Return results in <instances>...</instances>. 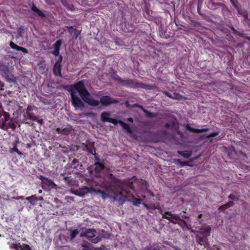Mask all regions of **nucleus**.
I'll use <instances>...</instances> for the list:
<instances>
[{"label":"nucleus","mask_w":250,"mask_h":250,"mask_svg":"<svg viewBox=\"0 0 250 250\" xmlns=\"http://www.w3.org/2000/svg\"><path fill=\"white\" fill-rule=\"evenodd\" d=\"M108 178L110 182H106L104 185L107 186L110 196L115 200L121 201L124 198H132L134 205H138L141 203V196L138 195L135 186L133 185L132 180H125L124 181L114 178L112 175H108Z\"/></svg>","instance_id":"1"},{"label":"nucleus","mask_w":250,"mask_h":250,"mask_svg":"<svg viewBox=\"0 0 250 250\" xmlns=\"http://www.w3.org/2000/svg\"><path fill=\"white\" fill-rule=\"evenodd\" d=\"M110 169L106 167L102 163L100 162L96 161L94 163V172L95 176L100 178L99 181L100 186L104 188L105 190H102L100 189H97L93 187H88L84 186L81 191H75L74 193L80 196H83L86 193H96L100 195L103 199H105L110 196L109 192L108 191L107 186L104 185L106 182H110L109 180L108 175H112L114 178H116L110 172Z\"/></svg>","instance_id":"2"},{"label":"nucleus","mask_w":250,"mask_h":250,"mask_svg":"<svg viewBox=\"0 0 250 250\" xmlns=\"http://www.w3.org/2000/svg\"><path fill=\"white\" fill-rule=\"evenodd\" d=\"M62 88L70 93L72 104L75 108H83L84 104L80 98L76 95L78 91L82 99L88 105L93 106H98L100 102L91 97L86 89L83 81L81 80L70 85H62Z\"/></svg>","instance_id":"3"},{"label":"nucleus","mask_w":250,"mask_h":250,"mask_svg":"<svg viewBox=\"0 0 250 250\" xmlns=\"http://www.w3.org/2000/svg\"><path fill=\"white\" fill-rule=\"evenodd\" d=\"M118 84L127 87L131 88H142L146 90L152 89V86L150 85L146 84L142 82H140L135 79H126L123 80L119 76L116 75L113 77Z\"/></svg>","instance_id":"4"},{"label":"nucleus","mask_w":250,"mask_h":250,"mask_svg":"<svg viewBox=\"0 0 250 250\" xmlns=\"http://www.w3.org/2000/svg\"><path fill=\"white\" fill-rule=\"evenodd\" d=\"M80 237H86L88 241L93 243L99 242L103 237L94 229H86L84 232L81 233Z\"/></svg>","instance_id":"5"},{"label":"nucleus","mask_w":250,"mask_h":250,"mask_svg":"<svg viewBox=\"0 0 250 250\" xmlns=\"http://www.w3.org/2000/svg\"><path fill=\"white\" fill-rule=\"evenodd\" d=\"M133 182V185L134 186V184L137 185V189L139 191L137 192L141 193L145 189L147 188V182L146 180L142 179H137L135 176L132 177L128 180H132Z\"/></svg>","instance_id":"6"},{"label":"nucleus","mask_w":250,"mask_h":250,"mask_svg":"<svg viewBox=\"0 0 250 250\" xmlns=\"http://www.w3.org/2000/svg\"><path fill=\"white\" fill-rule=\"evenodd\" d=\"M99 101L104 106H107L110 104H117L119 102L118 100L112 98L111 97L107 95L102 96Z\"/></svg>","instance_id":"7"},{"label":"nucleus","mask_w":250,"mask_h":250,"mask_svg":"<svg viewBox=\"0 0 250 250\" xmlns=\"http://www.w3.org/2000/svg\"><path fill=\"white\" fill-rule=\"evenodd\" d=\"M162 218L168 220L170 222L173 224H176V222L173 220H172V219L176 221L181 220L180 217L178 214H172L170 211L165 212L164 214L162 216Z\"/></svg>","instance_id":"8"},{"label":"nucleus","mask_w":250,"mask_h":250,"mask_svg":"<svg viewBox=\"0 0 250 250\" xmlns=\"http://www.w3.org/2000/svg\"><path fill=\"white\" fill-rule=\"evenodd\" d=\"M196 241L197 243L202 245L206 248H209V243L208 242V238L201 235V234L198 233L195 236Z\"/></svg>","instance_id":"9"},{"label":"nucleus","mask_w":250,"mask_h":250,"mask_svg":"<svg viewBox=\"0 0 250 250\" xmlns=\"http://www.w3.org/2000/svg\"><path fill=\"white\" fill-rule=\"evenodd\" d=\"M67 166L72 169V171L75 174L78 173L80 171V170H79V168L82 167V166L80 164L78 160L76 159H74L72 163L67 165Z\"/></svg>","instance_id":"10"},{"label":"nucleus","mask_w":250,"mask_h":250,"mask_svg":"<svg viewBox=\"0 0 250 250\" xmlns=\"http://www.w3.org/2000/svg\"><path fill=\"white\" fill-rule=\"evenodd\" d=\"M186 128L189 131L196 133H201L202 132H206L208 131L209 129L208 127H204L202 129H198L192 127H190L189 125H187L186 126Z\"/></svg>","instance_id":"11"},{"label":"nucleus","mask_w":250,"mask_h":250,"mask_svg":"<svg viewBox=\"0 0 250 250\" xmlns=\"http://www.w3.org/2000/svg\"><path fill=\"white\" fill-rule=\"evenodd\" d=\"M139 194L141 195V197H142L143 200H145L146 201L147 199H149L151 197H154V194L152 192L148 190L147 188L146 189H145L141 193H139Z\"/></svg>","instance_id":"12"},{"label":"nucleus","mask_w":250,"mask_h":250,"mask_svg":"<svg viewBox=\"0 0 250 250\" xmlns=\"http://www.w3.org/2000/svg\"><path fill=\"white\" fill-rule=\"evenodd\" d=\"M211 227L210 226H208L205 227H203L201 229V231L198 232L199 234H201V235L207 238L210 235V231Z\"/></svg>","instance_id":"13"},{"label":"nucleus","mask_w":250,"mask_h":250,"mask_svg":"<svg viewBox=\"0 0 250 250\" xmlns=\"http://www.w3.org/2000/svg\"><path fill=\"white\" fill-rule=\"evenodd\" d=\"M62 65L55 63L53 68V73L56 76L62 77L61 73Z\"/></svg>","instance_id":"14"},{"label":"nucleus","mask_w":250,"mask_h":250,"mask_svg":"<svg viewBox=\"0 0 250 250\" xmlns=\"http://www.w3.org/2000/svg\"><path fill=\"white\" fill-rule=\"evenodd\" d=\"M0 71L2 75L4 77H7L9 74V70L8 66L4 63H0Z\"/></svg>","instance_id":"15"},{"label":"nucleus","mask_w":250,"mask_h":250,"mask_svg":"<svg viewBox=\"0 0 250 250\" xmlns=\"http://www.w3.org/2000/svg\"><path fill=\"white\" fill-rule=\"evenodd\" d=\"M9 45L12 49H15L17 51H22L23 53L25 54H27L28 53V51L26 48L21 46H19L15 43H14L13 42H10Z\"/></svg>","instance_id":"16"},{"label":"nucleus","mask_w":250,"mask_h":250,"mask_svg":"<svg viewBox=\"0 0 250 250\" xmlns=\"http://www.w3.org/2000/svg\"><path fill=\"white\" fill-rule=\"evenodd\" d=\"M64 180L65 182L70 186L74 187L78 185V182L71 176H64Z\"/></svg>","instance_id":"17"},{"label":"nucleus","mask_w":250,"mask_h":250,"mask_svg":"<svg viewBox=\"0 0 250 250\" xmlns=\"http://www.w3.org/2000/svg\"><path fill=\"white\" fill-rule=\"evenodd\" d=\"M237 10L238 14L244 18V22L247 24L249 21H250V19L248 17V11L246 10L242 9L241 7H240L238 10Z\"/></svg>","instance_id":"18"},{"label":"nucleus","mask_w":250,"mask_h":250,"mask_svg":"<svg viewBox=\"0 0 250 250\" xmlns=\"http://www.w3.org/2000/svg\"><path fill=\"white\" fill-rule=\"evenodd\" d=\"M143 205L145 207H146L147 209H157L160 211V213L161 214L163 215L165 212H164L163 210L161 209L159 205L155 206L154 204H151L150 205H147L146 204L143 203Z\"/></svg>","instance_id":"19"},{"label":"nucleus","mask_w":250,"mask_h":250,"mask_svg":"<svg viewBox=\"0 0 250 250\" xmlns=\"http://www.w3.org/2000/svg\"><path fill=\"white\" fill-rule=\"evenodd\" d=\"M31 9L33 12L36 13L39 17L41 18L46 17V15L42 11L40 10L34 3L32 4Z\"/></svg>","instance_id":"20"},{"label":"nucleus","mask_w":250,"mask_h":250,"mask_svg":"<svg viewBox=\"0 0 250 250\" xmlns=\"http://www.w3.org/2000/svg\"><path fill=\"white\" fill-rule=\"evenodd\" d=\"M210 8L211 9H214L216 6H221L223 7V10H228L227 7L223 3L221 2H215L213 1V0H210Z\"/></svg>","instance_id":"21"},{"label":"nucleus","mask_w":250,"mask_h":250,"mask_svg":"<svg viewBox=\"0 0 250 250\" xmlns=\"http://www.w3.org/2000/svg\"><path fill=\"white\" fill-rule=\"evenodd\" d=\"M56 131L59 134H62L63 135H68L70 133L71 129L67 127H57L56 129Z\"/></svg>","instance_id":"22"},{"label":"nucleus","mask_w":250,"mask_h":250,"mask_svg":"<svg viewBox=\"0 0 250 250\" xmlns=\"http://www.w3.org/2000/svg\"><path fill=\"white\" fill-rule=\"evenodd\" d=\"M88 152L92 155L95 154L96 149L94 147V143H89L85 146Z\"/></svg>","instance_id":"23"},{"label":"nucleus","mask_w":250,"mask_h":250,"mask_svg":"<svg viewBox=\"0 0 250 250\" xmlns=\"http://www.w3.org/2000/svg\"><path fill=\"white\" fill-rule=\"evenodd\" d=\"M67 27L68 28V32L70 34L74 33L75 38L76 39H77L81 34V31L77 30L76 28H74L72 26H67Z\"/></svg>","instance_id":"24"},{"label":"nucleus","mask_w":250,"mask_h":250,"mask_svg":"<svg viewBox=\"0 0 250 250\" xmlns=\"http://www.w3.org/2000/svg\"><path fill=\"white\" fill-rule=\"evenodd\" d=\"M111 114L109 112L104 111L102 113L101 115V120L102 122L105 123V122H108V121H105V120H108L109 117L110 116Z\"/></svg>","instance_id":"25"},{"label":"nucleus","mask_w":250,"mask_h":250,"mask_svg":"<svg viewBox=\"0 0 250 250\" xmlns=\"http://www.w3.org/2000/svg\"><path fill=\"white\" fill-rule=\"evenodd\" d=\"M119 124L123 127V129L125 130L128 133L131 134L132 133V130L128 124L125 123L121 120H120Z\"/></svg>","instance_id":"26"},{"label":"nucleus","mask_w":250,"mask_h":250,"mask_svg":"<svg viewBox=\"0 0 250 250\" xmlns=\"http://www.w3.org/2000/svg\"><path fill=\"white\" fill-rule=\"evenodd\" d=\"M178 123L176 118H174V120L171 122V123H166L164 125V127L167 128H174L176 126L178 127Z\"/></svg>","instance_id":"27"},{"label":"nucleus","mask_w":250,"mask_h":250,"mask_svg":"<svg viewBox=\"0 0 250 250\" xmlns=\"http://www.w3.org/2000/svg\"><path fill=\"white\" fill-rule=\"evenodd\" d=\"M68 231L70 232V240L72 241L74 239V238L76 237V236L79 234V230L78 229H68Z\"/></svg>","instance_id":"28"},{"label":"nucleus","mask_w":250,"mask_h":250,"mask_svg":"<svg viewBox=\"0 0 250 250\" xmlns=\"http://www.w3.org/2000/svg\"><path fill=\"white\" fill-rule=\"evenodd\" d=\"M174 162L181 167H183L185 166L192 167V165L189 164L188 162L187 161H181L180 159H175Z\"/></svg>","instance_id":"29"},{"label":"nucleus","mask_w":250,"mask_h":250,"mask_svg":"<svg viewBox=\"0 0 250 250\" xmlns=\"http://www.w3.org/2000/svg\"><path fill=\"white\" fill-rule=\"evenodd\" d=\"M177 153L185 158H188L191 156V152L189 151H178Z\"/></svg>","instance_id":"30"},{"label":"nucleus","mask_w":250,"mask_h":250,"mask_svg":"<svg viewBox=\"0 0 250 250\" xmlns=\"http://www.w3.org/2000/svg\"><path fill=\"white\" fill-rule=\"evenodd\" d=\"M18 143V141H15L13 143V147L12 149H10V152L12 153L13 151H15L17 153H18L19 155H22V152L21 151H19L17 147Z\"/></svg>","instance_id":"31"},{"label":"nucleus","mask_w":250,"mask_h":250,"mask_svg":"<svg viewBox=\"0 0 250 250\" xmlns=\"http://www.w3.org/2000/svg\"><path fill=\"white\" fill-rule=\"evenodd\" d=\"M142 250H162V249L158 245L155 246V245H153L146 247Z\"/></svg>","instance_id":"32"},{"label":"nucleus","mask_w":250,"mask_h":250,"mask_svg":"<svg viewBox=\"0 0 250 250\" xmlns=\"http://www.w3.org/2000/svg\"><path fill=\"white\" fill-rule=\"evenodd\" d=\"M165 93L166 95L172 99L180 100L181 97V96L180 95L176 93H173V95H175V97H173L172 94H170L168 92H165Z\"/></svg>","instance_id":"33"},{"label":"nucleus","mask_w":250,"mask_h":250,"mask_svg":"<svg viewBox=\"0 0 250 250\" xmlns=\"http://www.w3.org/2000/svg\"><path fill=\"white\" fill-rule=\"evenodd\" d=\"M26 115L27 118L29 120L31 121H36V118L30 113V109L29 107L26 109Z\"/></svg>","instance_id":"34"},{"label":"nucleus","mask_w":250,"mask_h":250,"mask_svg":"<svg viewBox=\"0 0 250 250\" xmlns=\"http://www.w3.org/2000/svg\"><path fill=\"white\" fill-rule=\"evenodd\" d=\"M62 43V40H59L55 42V43L53 44L54 49L60 50Z\"/></svg>","instance_id":"35"},{"label":"nucleus","mask_w":250,"mask_h":250,"mask_svg":"<svg viewBox=\"0 0 250 250\" xmlns=\"http://www.w3.org/2000/svg\"><path fill=\"white\" fill-rule=\"evenodd\" d=\"M25 199L29 201L31 205H35V203L34 202H35V199H36L35 198V195H32L31 196H29V197H27L25 198Z\"/></svg>","instance_id":"36"},{"label":"nucleus","mask_w":250,"mask_h":250,"mask_svg":"<svg viewBox=\"0 0 250 250\" xmlns=\"http://www.w3.org/2000/svg\"><path fill=\"white\" fill-rule=\"evenodd\" d=\"M230 1L236 10H238L240 7V5L238 3V0H231Z\"/></svg>","instance_id":"37"},{"label":"nucleus","mask_w":250,"mask_h":250,"mask_svg":"<svg viewBox=\"0 0 250 250\" xmlns=\"http://www.w3.org/2000/svg\"><path fill=\"white\" fill-rule=\"evenodd\" d=\"M143 112L145 113V115L147 117L154 118L155 117V115L153 113H151L146 109L144 110Z\"/></svg>","instance_id":"38"},{"label":"nucleus","mask_w":250,"mask_h":250,"mask_svg":"<svg viewBox=\"0 0 250 250\" xmlns=\"http://www.w3.org/2000/svg\"><path fill=\"white\" fill-rule=\"evenodd\" d=\"M21 245L20 243H18V244L13 243L11 245V247L16 250H19V249H21Z\"/></svg>","instance_id":"39"},{"label":"nucleus","mask_w":250,"mask_h":250,"mask_svg":"<svg viewBox=\"0 0 250 250\" xmlns=\"http://www.w3.org/2000/svg\"><path fill=\"white\" fill-rule=\"evenodd\" d=\"M4 118V122H8L10 120V115L8 113L6 112L3 110V112L2 113V115Z\"/></svg>","instance_id":"40"},{"label":"nucleus","mask_w":250,"mask_h":250,"mask_svg":"<svg viewBox=\"0 0 250 250\" xmlns=\"http://www.w3.org/2000/svg\"><path fill=\"white\" fill-rule=\"evenodd\" d=\"M229 198L232 200L238 201L239 199V196L233 194H230L229 196Z\"/></svg>","instance_id":"41"},{"label":"nucleus","mask_w":250,"mask_h":250,"mask_svg":"<svg viewBox=\"0 0 250 250\" xmlns=\"http://www.w3.org/2000/svg\"><path fill=\"white\" fill-rule=\"evenodd\" d=\"M20 250H32L28 245L23 244L21 245Z\"/></svg>","instance_id":"42"},{"label":"nucleus","mask_w":250,"mask_h":250,"mask_svg":"<svg viewBox=\"0 0 250 250\" xmlns=\"http://www.w3.org/2000/svg\"><path fill=\"white\" fill-rule=\"evenodd\" d=\"M7 125L8 124L7 122L3 121L0 125V128L3 130H6L8 129Z\"/></svg>","instance_id":"43"},{"label":"nucleus","mask_w":250,"mask_h":250,"mask_svg":"<svg viewBox=\"0 0 250 250\" xmlns=\"http://www.w3.org/2000/svg\"><path fill=\"white\" fill-rule=\"evenodd\" d=\"M218 134H219V132H218V131L213 132L210 133L207 136H206V138H212V137L217 136Z\"/></svg>","instance_id":"44"},{"label":"nucleus","mask_w":250,"mask_h":250,"mask_svg":"<svg viewBox=\"0 0 250 250\" xmlns=\"http://www.w3.org/2000/svg\"><path fill=\"white\" fill-rule=\"evenodd\" d=\"M8 124V128H12L13 129H14L16 128V125L12 122V121L9 122L7 123Z\"/></svg>","instance_id":"45"},{"label":"nucleus","mask_w":250,"mask_h":250,"mask_svg":"<svg viewBox=\"0 0 250 250\" xmlns=\"http://www.w3.org/2000/svg\"><path fill=\"white\" fill-rule=\"evenodd\" d=\"M108 122L113 124L115 125H116L117 124H119L120 121L117 120L116 119L110 118L108 120Z\"/></svg>","instance_id":"46"},{"label":"nucleus","mask_w":250,"mask_h":250,"mask_svg":"<svg viewBox=\"0 0 250 250\" xmlns=\"http://www.w3.org/2000/svg\"><path fill=\"white\" fill-rule=\"evenodd\" d=\"M159 134L162 137H166L168 135V133L165 130L160 131Z\"/></svg>","instance_id":"47"},{"label":"nucleus","mask_w":250,"mask_h":250,"mask_svg":"<svg viewBox=\"0 0 250 250\" xmlns=\"http://www.w3.org/2000/svg\"><path fill=\"white\" fill-rule=\"evenodd\" d=\"M203 216V215L202 214H200L198 216V222L199 224H202L203 223V220H201Z\"/></svg>","instance_id":"48"},{"label":"nucleus","mask_w":250,"mask_h":250,"mask_svg":"<svg viewBox=\"0 0 250 250\" xmlns=\"http://www.w3.org/2000/svg\"><path fill=\"white\" fill-rule=\"evenodd\" d=\"M232 30L234 34H235L240 36H242V33L236 30L234 27L232 28Z\"/></svg>","instance_id":"49"},{"label":"nucleus","mask_w":250,"mask_h":250,"mask_svg":"<svg viewBox=\"0 0 250 250\" xmlns=\"http://www.w3.org/2000/svg\"><path fill=\"white\" fill-rule=\"evenodd\" d=\"M60 50L54 49L52 51H51V54H52L55 56H57L59 55Z\"/></svg>","instance_id":"50"},{"label":"nucleus","mask_w":250,"mask_h":250,"mask_svg":"<svg viewBox=\"0 0 250 250\" xmlns=\"http://www.w3.org/2000/svg\"><path fill=\"white\" fill-rule=\"evenodd\" d=\"M62 60V57L61 55H60L59 59L55 63H56L57 64H61Z\"/></svg>","instance_id":"51"},{"label":"nucleus","mask_w":250,"mask_h":250,"mask_svg":"<svg viewBox=\"0 0 250 250\" xmlns=\"http://www.w3.org/2000/svg\"><path fill=\"white\" fill-rule=\"evenodd\" d=\"M234 203L231 201H229V202H228L226 204V205H227L228 208L229 207H232L234 205Z\"/></svg>","instance_id":"52"},{"label":"nucleus","mask_w":250,"mask_h":250,"mask_svg":"<svg viewBox=\"0 0 250 250\" xmlns=\"http://www.w3.org/2000/svg\"><path fill=\"white\" fill-rule=\"evenodd\" d=\"M228 208V207L227 206V205H226V204H224V205L221 206L219 207V209H226V208Z\"/></svg>","instance_id":"53"},{"label":"nucleus","mask_w":250,"mask_h":250,"mask_svg":"<svg viewBox=\"0 0 250 250\" xmlns=\"http://www.w3.org/2000/svg\"><path fill=\"white\" fill-rule=\"evenodd\" d=\"M94 156H95V162L96 161H98V162H100V159H99V156L96 154V153H95V154L93 155Z\"/></svg>","instance_id":"54"},{"label":"nucleus","mask_w":250,"mask_h":250,"mask_svg":"<svg viewBox=\"0 0 250 250\" xmlns=\"http://www.w3.org/2000/svg\"><path fill=\"white\" fill-rule=\"evenodd\" d=\"M35 198L36 199H35V201H42L43 200V197H42V196H40L39 197H37L36 196H35Z\"/></svg>","instance_id":"55"},{"label":"nucleus","mask_w":250,"mask_h":250,"mask_svg":"<svg viewBox=\"0 0 250 250\" xmlns=\"http://www.w3.org/2000/svg\"><path fill=\"white\" fill-rule=\"evenodd\" d=\"M3 112V109L2 108V105L0 104V118L1 117Z\"/></svg>","instance_id":"56"},{"label":"nucleus","mask_w":250,"mask_h":250,"mask_svg":"<svg viewBox=\"0 0 250 250\" xmlns=\"http://www.w3.org/2000/svg\"><path fill=\"white\" fill-rule=\"evenodd\" d=\"M4 86V83L0 81V90H3V87Z\"/></svg>","instance_id":"57"},{"label":"nucleus","mask_w":250,"mask_h":250,"mask_svg":"<svg viewBox=\"0 0 250 250\" xmlns=\"http://www.w3.org/2000/svg\"><path fill=\"white\" fill-rule=\"evenodd\" d=\"M24 199V197L22 196H19L16 197V200H23Z\"/></svg>","instance_id":"58"},{"label":"nucleus","mask_w":250,"mask_h":250,"mask_svg":"<svg viewBox=\"0 0 250 250\" xmlns=\"http://www.w3.org/2000/svg\"><path fill=\"white\" fill-rule=\"evenodd\" d=\"M126 121H128V122H131V123H133V118H131V117H130V118H127V120H126Z\"/></svg>","instance_id":"59"},{"label":"nucleus","mask_w":250,"mask_h":250,"mask_svg":"<svg viewBox=\"0 0 250 250\" xmlns=\"http://www.w3.org/2000/svg\"><path fill=\"white\" fill-rule=\"evenodd\" d=\"M139 105V104H138V103H136V104H133L132 105V107H137V108H138Z\"/></svg>","instance_id":"60"},{"label":"nucleus","mask_w":250,"mask_h":250,"mask_svg":"<svg viewBox=\"0 0 250 250\" xmlns=\"http://www.w3.org/2000/svg\"><path fill=\"white\" fill-rule=\"evenodd\" d=\"M181 222L183 223V224L185 226H186L187 228L188 227V224H187V223L186 222V221H185V220H181Z\"/></svg>","instance_id":"61"},{"label":"nucleus","mask_w":250,"mask_h":250,"mask_svg":"<svg viewBox=\"0 0 250 250\" xmlns=\"http://www.w3.org/2000/svg\"><path fill=\"white\" fill-rule=\"evenodd\" d=\"M138 108L141 109L143 112H144V110H146V109H145L142 105H140V104L139 105Z\"/></svg>","instance_id":"62"},{"label":"nucleus","mask_w":250,"mask_h":250,"mask_svg":"<svg viewBox=\"0 0 250 250\" xmlns=\"http://www.w3.org/2000/svg\"><path fill=\"white\" fill-rule=\"evenodd\" d=\"M42 192V189H40V190H39V191H38V193H39V194H41Z\"/></svg>","instance_id":"63"},{"label":"nucleus","mask_w":250,"mask_h":250,"mask_svg":"<svg viewBox=\"0 0 250 250\" xmlns=\"http://www.w3.org/2000/svg\"><path fill=\"white\" fill-rule=\"evenodd\" d=\"M11 199H15L16 200V197H13L11 198Z\"/></svg>","instance_id":"64"}]
</instances>
